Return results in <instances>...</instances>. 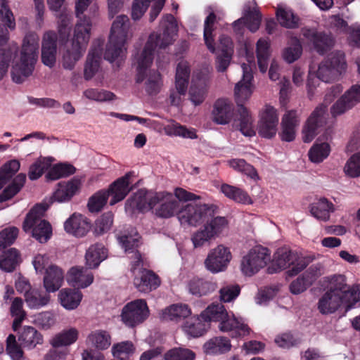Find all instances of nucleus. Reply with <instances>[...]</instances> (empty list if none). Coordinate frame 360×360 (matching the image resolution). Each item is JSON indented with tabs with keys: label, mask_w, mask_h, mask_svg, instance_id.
Here are the masks:
<instances>
[{
	"label": "nucleus",
	"mask_w": 360,
	"mask_h": 360,
	"mask_svg": "<svg viewBox=\"0 0 360 360\" xmlns=\"http://www.w3.org/2000/svg\"><path fill=\"white\" fill-rule=\"evenodd\" d=\"M232 258L230 248L219 244L209 250L204 260V266L207 271L217 274L227 269Z\"/></svg>",
	"instance_id": "dca6fc26"
},
{
	"label": "nucleus",
	"mask_w": 360,
	"mask_h": 360,
	"mask_svg": "<svg viewBox=\"0 0 360 360\" xmlns=\"http://www.w3.org/2000/svg\"><path fill=\"white\" fill-rule=\"evenodd\" d=\"M233 114V109L231 103L226 99H218L214 106L212 112L214 121L219 124L229 123Z\"/></svg>",
	"instance_id": "58836bf2"
},
{
	"label": "nucleus",
	"mask_w": 360,
	"mask_h": 360,
	"mask_svg": "<svg viewBox=\"0 0 360 360\" xmlns=\"http://www.w3.org/2000/svg\"><path fill=\"white\" fill-rule=\"evenodd\" d=\"M101 57L100 52L97 49L91 50L89 55L84 68V77L91 79L98 71Z\"/></svg>",
	"instance_id": "69168bd1"
},
{
	"label": "nucleus",
	"mask_w": 360,
	"mask_h": 360,
	"mask_svg": "<svg viewBox=\"0 0 360 360\" xmlns=\"http://www.w3.org/2000/svg\"><path fill=\"white\" fill-rule=\"evenodd\" d=\"M136 347L131 341H123L112 345L111 352L112 356L120 360L128 359L133 355Z\"/></svg>",
	"instance_id": "0e129e2a"
},
{
	"label": "nucleus",
	"mask_w": 360,
	"mask_h": 360,
	"mask_svg": "<svg viewBox=\"0 0 360 360\" xmlns=\"http://www.w3.org/2000/svg\"><path fill=\"white\" fill-rule=\"evenodd\" d=\"M331 23L341 32L349 34V41L352 46L360 47V25L348 27L347 22L339 16H333Z\"/></svg>",
	"instance_id": "79ce46f5"
},
{
	"label": "nucleus",
	"mask_w": 360,
	"mask_h": 360,
	"mask_svg": "<svg viewBox=\"0 0 360 360\" xmlns=\"http://www.w3.org/2000/svg\"><path fill=\"white\" fill-rule=\"evenodd\" d=\"M190 65L185 60H181L176 66L175 75V89L170 94L171 103L177 105L180 101V97L185 95L187 91L188 79L190 77Z\"/></svg>",
	"instance_id": "aec40b11"
},
{
	"label": "nucleus",
	"mask_w": 360,
	"mask_h": 360,
	"mask_svg": "<svg viewBox=\"0 0 360 360\" xmlns=\"http://www.w3.org/2000/svg\"><path fill=\"white\" fill-rule=\"evenodd\" d=\"M195 354L187 348L176 347L167 351L164 355L165 360H195Z\"/></svg>",
	"instance_id": "774afa93"
},
{
	"label": "nucleus",
	"mask_w": 360,
	"mask_h": 360,
	"mask_svg": "<svg viewBox=\"0 0 360 360\" xmlns=\"http://www.w3.org/2000/svg\"><path fill=\"white\" fill-rule=\"evenodd\" d=\"M108 257V252L101 244L91 245L85 254V265L88 269H96Z\"/></svg>",
	"instance_id": "ea45409f"
},
{
	"label": "nucleus",
	"mask_w": 360,
	"mask_h": 360,
	"mask_svg": "<svg viewBox=\"0 0 360 360\" xmlns=\"http://www.w3.org/2000/svg\"><path fill=\"white\" fill-rule=\"evenodd\" d=\"M79 331L75 327H69L62 330L55 335L50 341V344L55 348L68 347L77 342Z\"/></svg>",
	"instance_id": "a19ab883"
},
{
	"label": "nucleus",
	"mask_w": 360,
	"mask_h": 360,
	"mask_svg": "<svg viewBox=\"0 0 360 360\" xmlns=\"http://www.w3.org/2000/svg\"><path fill=\"white\" fill-rule=\"evenodd\" d=\"M83 97L86 99L98 103H109L117 99L116 95L112 91L96 88H89L83 91Z\"/></svg>",
	"instance_id": "603ef678"
},
{
	"label": "nucleus",
	"mask_w": 360,
	"mask_h": 360,
	"mask_svg": "<svg viewBox=\"0 0 360 360\" xmlns=\"http://www.w3.org/2000/svg\"><path fill=\"white\" fill-rule=\"evenodd\" d=\"M311 214L319 221H328L335 211V205L325 198H320L309 206Z\"/></svg>",
	"instance_id": "f704fd0d"
},
{
	"label": "nucleus",
	"mask_w": 360,
	"mask_h": 360,
	"mask_svg": "<svg viewBox=\"0 0 360 360\" xmlns=\"http://www.w3.org/2000/svg\"><path fill=\"white\" fill-rule=\"evenodd\" d=\"M83 294L78 289L63 288L58 293L60 304L66 310H75L80 305Z\"/></svg>",
	"instance_id": "473e14b6"
},
{
	"label": "nucleus",
	"mask_w": 360,
	"mask_h": 360,
	"mask_svg": "<svg viewBox=\"0 0 360 360\" xmlns=\"http://www.w3.org/2000/svg\"><path fill=\"white\" fill-rule=\"evenodd\" d=\"M343 172L349 178L360 176V152L354 153L346 161L343 167Z\"/></svg>",
	"instance_id": "338daca9"
},
{
	"label": "nucleus",
	"mask_w": 360,
	"mask_h": 360,
	"mask_svg": "<svg viewBox=\"0 0 360 360\" xmlns=\"http://www.w3.org/2000/svg\"><path fill=\"white\" fill-rule=\"evenodd\" d=\"M20 167V162L16 159L6 162L0 167V190L15 176Z\"/></svg>",
	"instance_id": "13d9d810"
},
{
	"label": "nucleus",
	"mask_w": 360,
	"mask_h": 360,
	"mask_svg": "<svg viewBox=\"0 0 360 360\" xmlns=\"http://www.w3.org/2000/svg\"><path fill=\"white\" fill-rule=\"evenodd\" d=\"M91 222L84 215L74 212L63 223L64 231L76 238H83L91 230Z\"/></svg>",
	"instance_id": "4be33fe9"
},
{
	"label": "nucleus",
	"mask_w": 360,
	"mask_h": 360,
	"mask_svg": "<svg viewBox=\"0 0 360 360\" xmlns=\"http://www.w3.org/2000/svg\"><path fill=\"white\" fill-rule=\"evenodd\" d=\"M257 63L260 71L266 72L271 56V45L269 39H260L256 44Z\"/></svg>",
	"instance_id": "49530a36"
},
{
	"label": "nucleus",
	"mask_w": 360,
	"mask_h": 360,
	"mask_svg": "<svg viewBox=\"0 0 360 360\" xmlns=\"http://www.w3.org/2000/svg\"><path fill=\"white\" fill-rule=\"evenodd\" d=\"M75 172V168L73 165L68 163H59L50 167L46 177L49 180H57L73 174Z\"/></svg>",
	"instance_id": "680f3d73"
},
{
	"label": "nucleus",
	"mask_w": 360,
	"mask_h": 360,
	"mask_svg": "<svg viewBox=\"0 0 360 360\" xmlns=\"http://www.w3.org/2000/svg\"><path fill=\"white\" fill-rule=\"evenodd\" d=\"M137 261H131V271L134 275V284L141 292H149L158 288L160 279L155 273L142 268L143 262L139 254L136 255Z\"/></svg>",
	"instance_id": "2eb2a0df"
},
{
	"label": "nucleus",
	"mask_w": 360,
	"mask_h": 360,
	"mask_svg": "<svg viewBox=\"0 0 360 360\" xmlns=\"http://www.w3.org/2000/svg\"><path fill=\"white\" fill-rule=\"evenodd\" d=\"M165 132L168 136H179L184 139H197L194 129H188L178 123H172L165 127Z\"/></svg>",
	"instance_id": "e2e57ef3"
},
{
	"label": "nucleus",
	"mask_w": 360,
	"mask_h": 360,
	"mask_svg": "<svg viewBox=\"0 0 360 360\" xmlns=\"http://www.w3.org/2000/svg\"><path fill=\"white\" fill-rule=\"evenodd\" d=\"M46 209L47 207L44 205L34 207L27 214L22 225L23 230L31 233L32 236L41 243L47 242L52 235L51 224L43 219Z\"/></svg>",
	"instance_id": "9b49d317"
},
{
	"label": "nucleus",
	"mask_w": 360,
	"mask_h": 360,
	"mask_svg": "<svg viewBox=\"0 0 360 360\" xmlns=\"http://www.w3.org/2000/svg\"><path fill=\"white\" fill-rule=\"evenodd\" d=\"M221 191L227 198L236 202L243 204L252 203V200L247 192L239 188L229 184H222L221 186Z\"/></svg>",
	"instance_id": "5fc2aeb1"
},
{
	"label": "nucleus",
	"mask_w": 360,
	"mask_h": 360,
	"mask_svg": "<svg viewBox=\"0 0 360 360\" xmlns=\"http://www.w3.org/2000/svg\"><path fill=\"white\" fill-rule=\"evenodd\" d=\"M44 274L43 284L47 292H54L62 286L64 274L58 266H49Z\"/></svg>",
	"instance_id": "72a5a7b5"
},
{
	"label": "nucleus",
	"mask_w": 360,
	"mask_h": 360,
	"mask_svg": "<svg viewBox=\"0 0 360 360\" xmlns=\"http://www.w3.org/2000/svg\"><path fill=\"white\" fill-rule=\"evenodd\" d=\"M56 40L57 36L53 32H46L43 37L41 60L49 68L53 67L56 61Z\"/></svg>",
	"instance_id": "7c9ffc66"
},
{
	"label": "nucleus",
	"mask_w": 360,
	"mask_h": 360,
	"mask_svg": "<svg viewBox=\"0 0 360 360\" xmlns=\"http://www.w3.org/2000/svg\"><path fill=\"white\" fill-rule=\"evenodd\" d=\"M276 18L280 25L288 29H295L300 25V18L292 11L283 6H278L276 10Z\"/></svg>",
	"instance_id": "09e8293b"
},
{
	"label": "nucleus",
	"mask_w": 360,
	"mask_h": 360,
	"mask_svg": "<svg viewBox=\"0 0 360 360\" xmlns=\"http://www.w3.org/2000/svg\"><path fill=\"white\" fill-rule=\"evenodd\" d=\"M90 269L84 266H73L66 275L67 283L75 288L84 289L92 284L94 280Z\"/></svg>",
	"instance_id": "393cba45"
},
{
	"label": "nucleus",
	"mask_w": 360,
	"mask_h": 360,
	"mask_svg": "<svg viewBox=\"0 0 360 360\" xmlns=\"http://www.w3.org/2000/svg\"><path fill=\"white\" fill-rule=\"evenodd\" d=\"M49 294L43 293L37 289H32L25 296L27 306L32 309H38L46 306L50 302Z\"/></svg>",
	"instance_id": "3c124183"
},
{
	"label": "nucleus",
	"mask_w": 360,
	"mask_h": 360,
	"mask_svg": "<svg viewBox=\"0 0 360 360\" xmlns=\"http://www.w3.org/2000/svg\"><path fill=\"white\" fill-rule=\"evenodd\" d=\"M7 41L8 32L0 26V81L6 75L9 62L18 49L15 44L8 46Z\"/></svg>",
	"instance_id": "c85d7f7f"
},
{
	"label": "nucleus",
	"mask_w": 360,
	"mask_h": 360,
	"mask_svg": "<svg viewBox=\"0 0 360 360\" xmlns=\"http://www.w3.org/2000/svg\"><path fill=\"white\" fill-rule=\"evenodd\" d=\"M132 37L129 18L120 15L113 21L105 53V59L119 65L127 53V45Z\"/></svg>",
	"instance_id": "423d86ee"
},
{
	"label": "nucleus",
	"mask_w": 360,
	"mask_h": 360,
	"mask_svg": "<svg viewBox=\"0 0 360 360\" xmlns=\"http://www.w3.org/2000/svg\"><path fill=\"white\" fill-rule=\"evenodd\" d=\"M346 69L347 63L344 53L342 51L333 52L326 60L319 65L316 77L324 82H330L345 73Z\"/></svg>",
	"instance_id": "4468645a"
},
{
	"label": "nucleus",
	"mask_w": 360,
	"mask_h": 360,
	"mask_svg": "<svg viewBox=\"0 0 360 360\" xmlns=\"http://www.w3.org/2000/svg\"><path fill=\"white\" fill-rule=\"evenodd\" d=\"M279 115L277 109L270 105H265L259 112L257 131L259 136L271 139L278 131Z\"/></svg>",
	"instance_id": "a211bd4d"
},
{
	"label": "nucleus",
	"mask_w": 360,
	"mask_h": 360,
	"mask_svg": "<svg viewBox=\"0 0 360 360\" xmlns=\"http://www.w3.org/2000/svg\"><path fill=\"white\" fill-rule=\"evenodd\" d=\"M229 338L216 336L208 340L203 345V350L207 354L218 355L229 352L231 349Z\"/></svg>",
	"instance_id": "4c0bfd02"
},
{
	"label": "nucleus",
	"mask_w": 360,
	"mask_h": 360,
	"mask_svg": "<svg viewBox=\"0 0 360 360\" xmlns=\"http://www.w3.org/2000/svg\"><path fill=\"white\" fill-rule=\"evenodd\" d=\"M165 1V0H134L131 6V18L134 20H139L146 13L150 3H152L150 20L153 21L162 11Z\"/></svg>",
	"instance_id": "bb28decb"
},
{
	"label": "nucleus",
	"mask_w": 360,
	"mask_h": 360,
	"mask_svg": "<svg viewBox=\"0 0 360 360\" xmlns=\"http://www.w3.org/2000/svg\"><path fill=\"white\" fill-rule=\"evenodd\" d=\"M20 262L17 250L11 248L0 255V269L6 272L13 271Z\"/></svg>",
	"instance_id": "bf43d9fd"
},
{
	"label": "nucleus",
	"mask_w": 360,
	"mask_h": 360,
	"mask_svg": "<svg viewBox=\"0 0 360 360\" xmlns=\"http://www.w3.org/2000/svg\"><path fill=\"white\" fill-rule=\"evenodd\" d=\"M82 186V181L79 178L59 182L51 197V202L65 203L70 201L75 195L79 194Z\"/></svg>",
	"instance_id": "412c9836"
},
{
	"label": "nucleus",
	"mask_w": 360,
	"mask_h": 360,
	"mask_svg": "<svg viewBox=\"0 0 360 360\" xmlns=\"http://www.w3.org/2000/svg\"><path fill=\"white\" fill-rule=\"evenodd\" d=\"M331 139V135L326 133L316 141L308 152L311 162L320 163L329 156L331 150L329 141Z\"/></svg>",
	"instance_id": "c756f323"
},
{
	"label": "nucleus",
	"mask_w": 360,
	"mask_h": 360,
	"mask_svg": "<svg viewBox=\"0 0 360 360\" xmlns=\"http://www.w3.org/2000/svg\"><path fill=\"white\" fill-rule=\"evenodd\" d=\"M91 24L89 19H79L77 23L70 48L63 53L62 63L65 69H72L83 56L90 38Z\"/></svg>",
	"instance_id": "6e6552de"
},
{
	"label": "nucleus",
	"mask_w": 360,
	"mask_h": 360,
	"mask_svg": "<svg viewBox=\"0 0 360 360\" xmlns=\"http://www.w3.org/2000/svg\"><path fill=\"white\" fill-rule=\"evenodd\" d=\"M150 314V310L143 299H138L127 303L122 310L121 319L129 327H134L143 323Z\"/></svg>",
	"instance_id": "f3484780"
},
{
	"label": "nucleus",
	"mask_w": 360,
	"mask_h": 360,
	"mask_svg": "<svg viewBox=\"0 0 360 360\" xmlns=\"http://www.w3.org/2000/svg\"><path fill=\"white\" fill-rule=\"evenodd\" d=\"M187 288L193 295L202 297L214 292L217 289V284L210 281L194 278L188 282Z\"/></svg>",
	"instance_id": "c03bdc74"
},
{
	"label": "nucleus",
	"mask_w": 360,
	"mask_h": 360,
	"mask_svg": "<svg viewBox=\"0 0 360 360\" xmlns=\"http://www.w3.org/2000/svg\"><path fill=\"white\" fill-rule=\"evenodd\" d=\"M11 315L14 318L12 328L16 331L21 325V323L26 317V312L23 309V301L20 297H14L11 302Z\"/></svg>",
	"instance_id": "052dcab7"
},
{
	"label": "nucleus",
	"mask_w": 360,
	"mask_h": 360,
	"mask_svg": "<svg viewBox=\"0 0 360 360\" xmlns=\"http://www.w3.org/2000/svg\"><path fill=\"white\" fill-rule=\"evenodd\" d=\"M200 317L208 326L211 322L218 323V328L221 332H232L233 337L245 336L250 333V328L243 319L228 311L222 303L210 304L201 311Z\"/></svg>",
	"instance_id": "20e7f679"
},
{
	"label": "nucleus",
	"mask_w": 360,
	"mask_h": 360,
	"mask_svg": "<svg viewBox=\"0 0 360 360\" xmlns=\"http://www.w3.org/2000/svg\"><path fill=\"white\" fill-rule=\"evenodd\" d=\"M192 314L191 307L185 303L172 304L159 312V318L166 322L179 323Z\"/></svg>",
	"instance_id": "b1692460"
},
{
	"label": "nucleus",
	"mask_w": 360,
	"mask_h": 360,
	"mask_svg": "<svg viewBox=\"0 0 360 360\" xmlns=\"http://www.w3.org/2000/svg\"><path fill=\"white\" fill-rule=\"evenodd\" d=\"M342 89L336 86L331 89L330 91L325 96L324 103L317 106L312 112L305 122L302 131V140L305 143L311 142L318 134V129L326 122L327 105L333 101L334 98L339 95Z\"/></svg>",
	"instance_id": "1a4fd4ad"
},
{
	"label": "nucleus",
	"mask_w": 360,
	"mask_h": 360,
	"mask_svg": "<svg viewBox=\"0 0 360 360\" xmlns=\"http://www.w3.org/2000/svg\"><path fill=\"white\" fill-rule=\"evenodd\" d=\"M246 58L248 63L242 64L243 77L234 88L235 99L238 108L250 98L255 89L252 83V68L255 67L254 57L246 52Z\"/></svg>",
	"instance_id": "ddd939ff"
},
{
	"label": "nucleus",
	"mask_w": 360,
	"mask_h": 360,
	"mask_svg": "<svg viewBox=\"0 0 360 360\" xmlns=\"http://www.w3.org/2000/svg\"><path fill=\"white\" fill-rule=\"evenodd\" d=\"M18 340L25 348L32 349L43 343V336L34 327L24 326L19 335Z\"/></svg>",
	"instance_id": "37998d69"
},
{
	"label": "nucleus",
	"mask_w": 360,
	"mask_h": 360,
	"mask_svg": "<svg viewBox=\"0 0 360 360\" xmlns=\"http://www.w3.org/2000/svg\"><path fill=\"white\" fill-rule=\"evenodd\" d=\"M302 53V46L299 39L292 37L288 45L282 51V58L288 63L298 60Z\"/></svg>",
	"instance_id": "864d4df0"
},
{
	"label": "nucleus",
	"mask_w": 360,
	"mask_h": 360,
	"mask_svg": "<svg viewBox=\"0 0 360 360\" xmlns=\"http://www.w3.org/2000/svg\"><path fill=\"white\" fill-rule=\"evenodd\" d=\"M217 207L214 204L189 202L181 205L178 221L185 226L197 227L217 214Z\"/></svg>",
	"instance_id": "9d476101"
},
{
	"label": "nucleus",
	"mask_w": 360,
	"mask_h": 360,
	"mask_svg": "<svg viewBox=\"0 0 360 360\" xmlns=\"http://www.w3.org/2000/svg\"><path fill=\"white\" fill-rule=\"evenodd\" d=\"M87 341L96 349L105 350L111 345V336L106 330H95L89 334Z\"/></svg>",
	"instance_id": "8fccbe9b"
},
{
	"label": "nucleus",
	"mask_w": 360,
	"mask_h": 360,
	"mask_svg": "<svg viewBox=\"0 0 360 360\" xmlns=\"http://www.w3.org/2000/svg\"><path fill=\"white\" fill-rule=\"evenodd\" d=\"M181 328L188 335L193 338H198L205 333L208 326L201 319L200 314L184 321Z\"/></svg>",
	"instance_id": "a18cd8bd"
},
{
	"label": "nucleus",
	"mask_w": 360,
	"mask_h": 360,
	"mask_svg": "<svg viewBox=\"0 0 360 360\" xmlns=\"http://www.w3.org/2000/svg\"><path fill=\"white\" fill-rule=\"evenodd\" d=\"M309 257L303 256L285 247L278 248L271 256L268 272L274 274L288 269L286 274L289 276L297 275L311 262Z\"/></svg>",
	"instance_id": "0eeeda50"
},
{
	"label": "nucleus",
	"mask_w": 360,
	"mask_h": 360,
	"mask_svg": "<svg viewBox=\"0 0 360 360\" xmlns=\"http://www.w3.org/2000/svg\"><path fill=\"white\" fill-rule=\"evenodd\" d=\"M262 15L256 4L252 2L244 6L243 17L233 23L234 32L240 34L246 26L251 32L258 30L261 22Z\"/></svg>",
	"instance_id": "6ab92c4d"
},
{
	"label": "nucleus",
	"mask_w": 360,
	"mask_h": 360,
	"mask_svg": "<svg viewBox=\"0 0 360 360\" xmlns=\"http://www.w3.org/2000/svg\"><path fill=\"white\" fill-rule=\"evenodd\" d=\"M300 112L295 110L287 111L281 118V131L279 133L282 141L290 142L296 135V129L300 122Z\"/></svg>",
	"instance_id": "a878e982"
},
{
	"label": "nucleus",
	"mask_w": 360,
	"mask_h": 360,
	"mask_svg": "<svg viewBox=\"0 0 360 360\" xmlns=\"http://www.w3.org/2000/svg\"><path fill=\"white\" fill-rule=\"evenodd\" d=\"M26 181V175L20 173L16 175L11 183L4 190L0 195V202L8 200L16 195L24 186Z\"/></svg>",
	"instance_id": "4d7b16f0"
},
{
	"label": "nucleus",
	"mask_w": 360,
	"mask_h": 360,
	"mask_svg": "<svg viewBox=\"0 0 360 360\" xmlns=\"http://www.w3.org/2000/svg\"><path fill=\"white\" fill-rule=\"evenodd\" d=\"M160 27L163 30L162 33L159 35L151 34L143 49L134 56L133 65L136 69L138 82L143 81L148 75L156 49L165 48L175 40L178 30L173 15H165L160 22Z\"/></svg>",
	"instance_id": "f03ea898"
},
{
	"label": "nucleus",
	"mask_w": 360,
	"mask_h": 360,
	"mask_svg": "<svg viewBox=\"0 0 360 360\" xmlns=\"http://www.w3.org/2000/svg\"><path fill=\"white\" fill-rule=\"evenodd\" d=\"M271 251L262 245H256L245 253L240 262V271L245 277H252L270 262Z\"/></svg>",
	"instance_id": "f8f14e48"
},
{
	"label": "nucleus",
	"mask_w": 360,
	"mask_h": 360,
	"mask_svg": "<svg viewBox=\"0 0 360 360\" xmlns=\"http://www.w3.org/2000/svg\"><path fill=\"white\" fill-rule=\"evenodd\" d=\"M359 294L360 284L349 287L344 275H333L328 278V289L319 298L317 308L322 314H333L341 307L349 309L359 301Z\"/></svg>",
	"instance_id": "7ed1b4c3"
},
{
	"label": "nucleus",
	"mask_w": 360,
	"mask_h": 360,
	"mask_svg": "<svg viewBox=\"0 0 360 360\" xmlns=\"http://www.w3.org/2000/svg\"><path fill=\"white\" fill-rule=\"evenodd\" d=\"M239 114L238 124H237L240 132L245 136L252 137L256 134L253 119L248 109L241 105L238 108Z\"/></svg>",
	"instance_id": "de8ad7c7"
},
{
	"label": "nucleus",
	"mask_w": 360,
	"mask_h": 360,
	"mask_svg": "<svg viewBox=\"0 0 360 360\" xmlns=\"http://www.w3.org/2000/svg\"><path fill=\"white\" fill-rule=\"evenodd\" d=\"M221 54L217 56L216 68L218 72H224L229 66L233 54V44L231 39L222 36L219 39Z\"/></svg>",
	"instance_id": "c9c22d12"
},
{
	"label": "nucleus",
	"mask_w": 360,
	"mask_h": 360,
	"mask_svg": "<svg viewBox=\"0 0 360 360\" xmlns=\"http://www.w3.org/2000/svg\"><path fill=\"white\" fill-rule=\"evenodd\" d=\"M302 34L307 43L320 53H323L333 44V39L330 35L319 32L315 28L304 27L302 29Z\"/></svg>",
	"instance_id": "5701e85b"
},
{
	"label": "nucleus",
	"mask_w": 360,
	"mask_h": 360,
	"mask_svg": "<svg viewBox=\"0 0 360 360\" xmlns=\"http://www.w3.org/2000/svg\"><path fill=\"white\" fill-rule=\"evenodd\" d=\"M202 225L207 228V231L214 240L226 236L229 231V221L224 217H214V215Z\"/></svg>",
	"instance_id": "e433bc0d"
},
{
	"label": "nucleus",
	"mask_w": 360,
	"mask_h": 360,
	"mask_svg": "<svg viewBox=\"0 0 360 360\" xmlns=\"http://www.w3.org/2000/svg\"><path fill=\"white\" fill-rule=\"evenodd\" d=\"M38 42L35 34H27L23 40L20 55H16L17 51L13 54L11 76L14 82L20 84L32 74L38 57Z\"/></svg>",
	"instance_id": "39448f33"
},
{
	"label": "nucleus",
	"mask_w": 360,
	"mask_h": 360,
	"mask_svg": "<svg viewBox=\"0 0 360 360\" xmlns=\"http://www.w3.org/2000/svg\"><path fill=\"white\" fill-rule=\"evenodd\" d=\"M131 172L127 173L124 176L117 179L110 184L108 191H105L110 196V205H113L117 202L122 201L131 191L130 178Z\"/></svg>",
	"instance_id": "cd10ccee"
},
{
	"label": "nucleus",
	"mask_w": 360,
	"mask_h": 360,
	"mask_svg": "<svg viewBox=\"0 0 360 360\" xmlns=\"http://www.w3.org/2000/svg\"><path fill=\"white\" fill-rule=\"evenodd\" d=\"M140 238L141 237L138 232L134 229H131L130 231H125L117 236V240L125 253L132 254L131 258H134L133 261H137L136 258V254L141 256L139 252L136 251V248L141 244Z\"/></svg>",
	"instance_id": "2f4dec72"
},
{
	"label": "nucleus",
	"mask_w": 360,
	"mask_h": 360,
	"mask_svg": "<svg viewBox=\"0 0 360 360\" xmlns=\"http://www.w3.org/2000/svg\"><path fill=\"white\" fill-rule=\"evenodd\" d=\"M53 159L51 157H39L30 166L28 171V177L30 180H37L40 178L44 171L48 169Z\"/></svg>",
	"instance_id": "6e6d98bb"
},
{
	"label": "nucleus",
	"mask_w": 360,
	"mask_h": 360,
	"mask_svg": "<svg viewBox=\"0 0 360 360\" xmlns=\"http://www.w3.org/2000/svg\"><path fill=\"white\" fill-rule=\"evenodd\" d=\"M198 199L199 196L182 188H176L174 193L165 191L146 192L140 190L127 200L125 210L127 212H134L135 210L140 212L150 210L159 219H169L174 217L178 219L181 207L180 202Z\"/></svg>",
	"instance_id": "f257e3e1"
}]
</instances>
